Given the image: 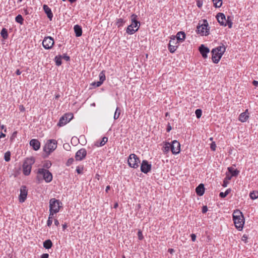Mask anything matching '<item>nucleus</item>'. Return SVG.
I'll list each match as a JSON object with an SVG mask.
<instances>
[{
    "label": "nucleus",
    "instance_id": "f257e3e1",
    "mask_svg": "<svg viewBox=\"0 0 258 258\" xmlns=\"http://www.w3.org/2000/svg\"><path fill=\"white\" fill-rule=\"evenodd\" d=\"M233 220L235 227L239 230H242L244 224V218L242 213L239 210H236L233 213Z\"/></svg>",
    "mask_w": 258,
    "mask_h": 258
},
{
    "label": "nucleus",
    "instance_id": "f03ea898",
    "mask_svg": "<svg viewBox=\"0 0 258 258\" xmlns=\"http://www.w3.org/2000/svg\"><path fill=\"white\" fill-rule=\"evenodd\" d=\"M226 50V47L224 45L219 46L212 49L211 52L212 53V59L213 62L217 63L222 56Z\"/></svg>",
    "mask_w": 258,
    "mask_h": 258
},
{
    "label": "nucleus",
    "instance_id": "7ed1b4c3",
    "mask_svg": "<svg viewBox=\"0 0 258 258\" xmlns=\"http://www.w3.org/2000/svg\"><path fill=\"white\" fill-rule=\"evenodd\" d=\"M35 161L33 158H27L23 164V172L24 175H28L30 174L32 165L34 163Z\"/></svg>",
    "mask_w": 258,
    "mask_h": 258
},
{
    "label": "nucleus",
    "instance_id": "20e7f679",
    "mask_svg": "<svg viewBox=\"0 0 258 258\" xmlns=\"http://www.w3.org/2000/svg\"><path fill=\"white\" fill-rule=\"evenodd\" d=\"M61 203L59 200H56L54 198L51 199L49 201V212H50V215H52V213H58L59 211Z\"/></svg>",
    "mask_w": 258,
    "mask_h": 258
},
{
    "label": "nucleus",
    "instance_id": "39448f33",
    "mask_svg": "<svg viewBox=\"0 0 258 258\" xmlns=\"http://www.w3.org/2000/svg\"><path fill=\"white\" fill-rule=\"evenodd\" d=\"M136 17L132 20V23L127 28L126 32L129 34H133L139 28L140 22L135 19Z\"/></svg>",
    "mask_w": 258,
    "mask_h": 258
},
{
    "label": "nucleus",
    "instance_id": "423d86ee",
    "mask_svg": "<svg viewBox=\"0 0 258 258\" xmlns=\"http://www.w3.org/2000/svg\"><path fill=\"white\" fill-rule=\"evenodd\" d=\"M197 31L198 33L200 34L202 36H207L209 35V27L207 20H204L203 23L201 25L198 26L197 27Z\"/></svg>",
    "mask_w": 258,
    "mask_h": 258
},
{
    "label": "nucleus",
    "instance_id": "0eeeda50",
    "mask_svg": "<svg viewBox=\"0 0 258 258\" xmlns=\"http://www.w3.org/2000/svg\"><path fill=\"white\" fill-rule=\"evenodd\" d=\"M37 174L42 175L46 182H50L52 179V175L50 172L44 168H39Z\"/></svg>",
    "mask_w": 258,
    "mask_h": 258
},
{
    "label": "nucleus",
    "instance_id": "6e6552de",
    "mask_svg": "<svg viewBox=\"0 0 258 258\" xmlns=\"http://www.w3.org/2000/svg\"><path fill=\"white\" fill-rule=\"evenodd\" d=\"M127 162L131 167L137 168L139 167L140 160L136 154H131L128 157Z\"/></svg>",
    "mask_w": 258,
    "mask_h": 258
},
{
    "label": "nucleus",
    "instance_id": "1a4fd4ad",
    "mask_svg": "<svg viewBox=\"0 0 258 258\" xmlns=\"http://www.w3.org/2000/svg\"><path fill=\"white\" fill-rule=\"evenodd\" d=\"M57 147V142L55 140H49L44 147L43 150L46 153H50Z\"/></svg>",
    "mask_w": 258,
    "mask_h": 258
},
{
    "label": "nucleus",
    "instance_id": "9d476101",
    "mask_svg": "<svg viewBox=\"0 0 258 258\" xmlns=\"http://www.w3.org/2000/svg\"><path fill=\"white\" fill-rule=\"evenodd\" d=\"M74 115L73 113H66L64 114L59 120L57 123V125L59 126H62L66 124L73 118Z\"/></svg>",
    "mask_w": 258,
    "mask_h": 258
},
{
    "label": "nucleus",
    "instance_id": "9b49d317",
    "mask_svg": "<svg viewBox=\"0 0 258 258\" xmlns=\"http://www.w3.org/2000/svg\"><path fill=\"white\" fill-rule=\"evenodd\" d=\"M54 40L53 38L50 36H47L44 37L43 42L42 45L46 49L51 48L54 45Z\"/></svg>",
    "mask_w": 258,
    "mask_h": 258
},
{
    "label": "nucleus",
    "instance_id": "f8f14e48",
    "mask_svg": "<svg viewBox=\"0 0 258 258\" xmlns=\"http://www.w3.org/2000/svg\"><path fill=\"white\" fill-rule=\"evenodd\" d=\"M170 149L173 154H177L180 151V144L176 140L172 141V144H170Z\"/></svg>",
    "mask_w": 258,
    "mask_h": 258
},
{
    "label": "nucleus",
    "instance_id": "ddd939ff",
    "mask_svg": "<svg viewBox=\"0 0 258 258\" xmlns=\"http://www.w3.org/2000/svg\"><path fill=\"white\" fill-rule=\"evenodd\" d=\"M230 17H216V19L221 25L226 26L228 25L229 28H231L232 25L231 20H229Z\"/></svg>",
    "mask_w": 258,
    "mask_h": 258
},
{
    "label": "nucleus",
    "instance_id": "4468645a",
    "mask_svg": "<svg viewBox=\"0 0 258 258\" xmlns=\"http://www.w3.org/2000/svg\"><path fill=\"white\" fill-rule=\"evenodd\" d=\"M151 169V164L149 163L147 160H143L141 163V171L144 173H147Z\"/></svg>",
    "mask_w": 258,
    "mask_h": 258
},
{
    "label": "nucleus",
    "instance_id": "2eb2a0df",
    "mask_svg": "<svg viewBox=\"0 0 258 258\" xmlns=\"http://www.w3.org/2000/svg\"><path fill=\"white\" fill-rule=\"evenodd\" d=\"M87 155L86 149L82 148L78 150L76 153L75 158L76 160L81 161L85 158Z\"/></svg>",
    "mask_w": 258,
    "mask_h": 258
},
{
    "label": "nucleus",
    "instance_id": "dca6fc26",
    "mask_svg": "<svg viewBox=\"0 0 258 258\" xmlns=\"http://www.w3.org/2000/svg\"><path fill=\"white\" fill-rule=\"evenodd\" d=\"M27 196V190L25 186H22L20 188V194L19 195V202L23 203L26 199Z\"/></svg>",
    "mask_w": 258,
    "mask_h": 258
},
{
    "label": "nucleus",
    "instance_id": "f3484780",
    "mask_svg": "<svg viewBox=\"0 0 258 258\" xmlns=\"http://www.w3.org/2000/svg\"><path fill=\"white\" fill-rule=\"evenodd\" d=\"M177 43V41L175 39V38H171V39L169 41L168 44V49L171 53L174 52L176 50L177 47V45H176Z\"/></svg>",
    "mask_w": 258,
    "mask_h": 258
},
{
    "label": "nucleus",
    "instance_id": "a211bd4d",
    "mask_svg": "<svg viewBox=\"0 0 258 258\" xmlns=\"http://www.w3.org/2000/svg\"><path fill=\"white\" fill-rule=\"evenodd\" d=\"M199 51L202 54V56L206 58L207 57V54L209 52L210 50L206 47L204 44H202L199 47Z\"/></svg>",
    "mask_w": 258,
    "mask_h": 258
},
{
    "label": "nucleus",
    "instance_id": "6ab92c4d",
    "mask_svg": "<svg viewBox=\"0 0 258 258\" xmlns=\"http://www.w3.org/2000/svg\"><path fill=\"white\" fill-rule=\"evenodd\" d=\"M30 145L35 151L38 150L40 147V142L36 139H32L30 142Z\"/></svg>",
    "mask_w": 258,
    "mask_h": 258
},
{
    "label": "nucleus",
    "instance_id": "aec40b11",
    "mask_svg": "<svg viewBox=\"0 0 258 258\" xmlns=\"http://www.w3.org/2000/svg\"><path fill=\"white\" fill-rule=\"evenodd\" d=\"M249 113L248 110L246 109L245 112L241 113L239 116V120L242 122H245L249 118Z\"/></svg>",
    "mask_w": 258,
    "mask_h": 258
},
{
    "label": "nucleus",
    "instance_id": "412c9836",
    "mask_svg": "<svg viewBox=\"0 0 258 258\" xmlns=\"http://www.w3.org/2000/svg\"><path fill=\"white\" fill-rule=\"evenodd\" d=\"M174 38L177 42H183L185 38V33L183 31L178 32Z\"/></svg>",
    "mask_w": 258,
    "mask_h": 258
},
{
    "label": "nucleus",
    "instance_id": "4be33fe9",
    "mask_svg": "<svg viewBox=\"0 0 258 258\" xmlns=\"http://www.w3.org/2000/svg\"><path fill=\"white\" fill-rule=\"evenodd\" d=\"M196 191L199 196H202L205 192L204 185L202 183L199 184L196 188Z\"/></svg>",
    "mask_w": 258,
    "mask_h": 258
},
{
    "label": "nucleus",
    "instance_id": "5701e85b",
    "mask_svg": "<svg viewBox=\"0 0 258 258\" xmlns=\"http://www.w3.org/2000/svg\"><path fill=\"white\" fill-rule=\"evenodd\" d=\"M74 31L77 37H80L82 34V29L81 26L76 25L74 28Z\"/></svg>",
    "mask_w": 258,
    "mask_h": 258
},
{
    "label": "nucleus",
    "instance_id": "b1692460",
    "mask_svg": "<svg viewBox=\"0 0 258 258\" xmlns=\"http://www.w3.org/2000/svg\"><path fill=\"white\" fill-rule=\"evenodd\" d=\"M228 170L229 173L234 177H236L239 173V171L237 169H234L232 167H229L228 168Z\"/></svg>",
    "mask_w": 258,
    "mask_h": 258
},
{
    "label": "nucleus",
    "instance_id": "393cba45",
    "mask_svg": "<svg viewBox=\"0 0 258 258\" xmlns=\"http://www.w3.org/2000/svg\"><path fill=\"white\" fill-rule=\"evenodd\" d=\"M107 141H108V138L107 137H104L102 139L101 141H96L95 143V146H96V147H102V146H104Z\"/></svg>",
    "mask_w": 258,
    "mask_h": 258
},
{
    "label": "nucleus",
    "instance_id": "a878e982",
    "mask_svg": "<svg viewBox=\"0 0 258 258\" xmlns=\"http://www.w3.org/2000/svg\"><path fill=\"white\" fill-rule=\"evenodd\" d=\"M43 8L47 16H52L51 10L48 6L44 5Z\"/></svg>",
    "mask_w": 258,
    "mask_h": 258
},
{
    "label": "nucleus",
    "instance_id": "bb28decb",
    "mask_svg": "<svg viewBox=\"0 0 258 258\" xmlns=\"http://www.w3.org/2000/svg\"><path fill=\"white\" fill-rule=\"evenodd\" d=\"M52 246V243L50 239H47L43 242V246L46 249H49Z\"/></svg>",
    "mask_w": 258,
    "mask_h": 258
},
{
    "label": "nucleus",
    "instance_id": "cd10ccee",
    "mask_svg": "<svg viewBox=\"0 0 258 258\" xmlns=\"http://www.w3.org/2000/svg\"><path fill=\"white\" fill-rule=\"evenodd\" d=\"M1 34L2 37L4 39H7L8 37V33L7 29L6 28H3L1 31Z\"/></svg>",
    "mask_w": 258,
    "mask_h": 258
},
{
    "label": "nucleus",
    "instance_id": "c85d7f7f",
    "mask_svg": "<svg viewBox=\"0 0 258 258\" xmlns=\"http://www.w3.org/2000/svg\"><path fill=\"white\" fill-rule=\"evenodd\" d=\"M170 149V143L166 142L163 147L162 151H163V152L167 153L169 152Z\"/></svg>",
    "mask_w": 258,
    "mask_h": 258
},
{
    "label": "nucleus",
    "instance_id": "c756f323",
    "mask_svg": "<svg viewBox=\"0 0 258 258\" xmlns=\"http://www.w3.org/2000/svg\"><path fill=\"white\" fill-rule=\"evenodd\" d=\"M250 198L252 200L258 198V191H252L249 194Z\"/></svg>",
    "mask_w": 258,
    "mask_h": 258
},
{
    "label": "nucleus",
    "instance_id": "7c9ffc66",
    "mask_svg": "<svg viewBox=\"0 0 258 258\" xmlns=\"http://www.w3.org/2000/svg\"><path fill=\"white\" fill-rule=\"evenodd\" d=\"M99 81L101 82L102 83L104 82V81L106 79V77L105 75V72L104 71H102L99 75Z\"/></svg>",
    "mask_w": 258,
    "mask_h": 258
},
{
    "label": "nucleus",
    "instance_id": "2f4dec72",
    "mask_svg": "<svg viewBox=\"0 0 258 258\" xmlns=\"http://www.w3.org/2000/svg\"><path fill=\"white\" fill-rule=\"evenodd\" d=\"M231 191V189H227L224 192H221L219 194V196L222 198H225Z\"/></svg>",
    "mask_w": 258,
    "mask_h": 258
},
{
    "label": "nucleus",
    "instance_id": "473e14b6",
    "mask_svg": "<svg viewBox=\"0 0 258 258\" xmlns=\"http://www.w3.org/2000/svg\"><path fill=\"white\" fill-rule=\"evenodd\" d=\"M120 112H121L120 109L118 107H117L115 110V112L114 113V117H113V118L115 120L118 118V117L120 115Z\"/></svg>",
    "mask_w": 258,
    "mask_h": 258
},
{
    "label": "nucleus",
    "instance_id": "72a5a7b5",
    "mask_svg": "<svg viewBox=\"0 0 258 258\" xmlns=\"http://www.w3.org/2000/svg\"><path fill=\"white\" fill-rule=\"evenodd\" d=\"M213 2L216 8H220L222 4V0H213Z\"/></svg>",
    "mask_w": 258,
    "mask_h": 258
},
{
    "label": "nucleus",
    "instance_id": "f704fd0d",
    "mask_svg": "<svg viewBox=\"0 0 258 258\" xmlns=\"http://www.w3.org/2000/svg\"><path fill=\"white\" fill-rule=\"evenodd\" d=\"M11 153L9 151L7 152L5 154L4 158L6 161L8 162L10 160Z\"/></svg>",
    "mask_w": 258,
    "mask_h": 258
},
{
    "label": "nucleus",
    "instance_id": "c9c22d12",
    "mask_svg": "<svg viewBox=\"0 0 258 258\" xmlns=\"http://www.w3.org/2000/svg\"><path fill=\"white\" fill-rule=\"evenodd\" d=\"M55 64L57 66H59L61 64V59L60 57L56 56L55 57Z\"/></svg>",
    "mask_w": 258,
    "mask_h": 258
},
{
    "label": "nucleus",
    "instance_id": "e433bc0d",
    "mask_svg": "<svg viewBox=\"0 0 258 258\" xmlns=\"http://www.w3.org/2000/svg\"><path fill=\"white\" fill-rule=\"evenodd\" d=\"M51 163L49 161H47L43 164V167L46 169H48L51 167Z\"/></svg>",
    "mask_w": 258,
    "mask_h": 258
},
{
    "label": "nucleus",
    "instance_id": "4c0bfd02",
    "mask_svg": "<svg viewBox=\"0 0 258 258\" xmlns=\"http://www.w3.org/2000/svg\"><path fill=\"white\" fill-rule=\"evenodd\" d=\"M195 113L197 117L198 118H200L201 117L202 114V110L200 109H197L195 111Z\"/></svg>",
    "mask_w": 258,
    "mask_h": 258
},
{
    "label": "nucleus",
    "instance_id": "58836bf2",
    "mask_svg": "<svg viewBox=\"0 0 258 258\" xmlns=\"http://www.w3.org/2000/svg\"><path fill=\"white\" fill-rule=\"evenodd\" d=\"M15 20L17 23L23 24L24 19L23 17H15Z\"/></svg>",
    "mask_w": 258,
    "mask_h": 258
},
{
    "label": "nucleus",
    "instance_id": "ea45409f",
    "mask_svg": "<svg viewBox=\"0 0 258 258\" xmlns=\"http://www.w3.org/2000/svg\"><path fill=\"white\" fill-rule=\"evenodd\" d=\"M103 83H101V82L97 81L92 83L91 85L92 86H95V87H99Z\"/></svg>",
    "mask_w": 258,
    "mask_h": 258
},
{
    "label": "nucleus",
    "instance_id": "a19ab883",
    "mask_svg": "<svg viewBox=\"0 0 258 258\" xmlns=\"http://www.w3.org/2000/svg\"><path fill=\"white\" fill-rule=\"evenodd\" d=\"M123 23V20L122 19L120 18L117 19V21L116 22V25H117L118 27H119L121 26Z\"/></svg>",
    "mask_w": 258,
    "mask_h": 258
},
{
    "label": "nucleus",
    "instance_id": "79ce46f5",
    "mask_svg": "<svg viewBox=\"0 0 258 258\" xmlns=\"http://www.w3.org/2000/svg\"><path fill=\"white\" fill-rule=\"evenodd\" d=\"M52 223V217H48L47 221V225L48 226H50Z\"/></svg>",
    "mask_w": 258,
    "mask_h": 258
},
{
    "label": "nucleus",
    "instance_id": "37998d69",
    "mask_svg": "<svg viewBox=\"0 0 258 258\" xmlns=\"http://www.w3.org/2000/svg\"><path fill=\"white\" fill-rule=\"evenodd\" d=\"M138 236L139 240H142L144 238L142 231L140 230L138 232Z\"/></svg>",
    "mask_w": 258,
    "mask_h": 258
},
{
    "label": "nucleus",
    "instance_id": "c03bdc74",
    "mask_svg": "<svg viewBox=\"0 0 258 258\" xmlns=\"http://www.w3.org/2000/svg\"><path fill=\"white\" fill-rule=\"evenodd\" d=\"M210 148H211V150L213 151L216 150V145L215 142L212 143V144H211Z\"/></svg>",
    "mask_w": 258,
    "mask_h": 258
},
{
    "label": "nucleus",
    "instance_id": "a18cd8bd",
    "mask_svg": "<svg viewBox=\"0 0 258 258\" xmlns=\"http://www.w3.org/2000/svg\"><path fill=\"white\" fill-rule=\"evenodd\" d=\"M83 167H80L78 166L77 167L76 171L78 174H82L83 173Z\"/></svg>",
    "mask_w": 258,
    "mask_h": 258
},
{
    "label": "nucleus",
    "instance_id": "49530a36",
    "mask_svg": "<svg viewBox=\"0 0 258 258\" xmlns=\"http://www.w3.org/2000/svg\"><path fill=\"white\" fill-rule=\"evenodd\" d=\"M232 177H233L231 175H230L229 173H226V177L225 178V180H231Z\"/></svg>",
    "mask_w": 258,
    "mask_h": 258
},
{
    "label": "nucleus",
    "instance_id": "de8ad7c7",
    "mask_svg": "<svg viewBox=\"0 0 258 258\" xmlns=\"http://www.w3.org/2000/svg\"><path fill=\"white\" fill-rule=\"evenodd\" d=\"M197 5L199 8H201L203 6V1L201 0H198L197 1Z\"/></svg>",
    "mask_w": 258,
    "mask_h": 258
},
{
    "label": "nucleus",
    "instance_id": "09e8293b",
    "mask_svg": "<svg viewBox=\"0 0 258 258\" xmlns=\"http://www.w3.org/2000/svg\"><path fill=\"white\" fill-rule=\"evenodd\" d=\"M247 236L245 234H244L242 237V238H241V240L244 241L245 243H247Z\"/></svg>",
    "mask_w": 258,
    "mask_h": 258
},
{
    "label": "nucleus",
    "instance_id": "8fccbe9b",
    "mask_svg": "<svg viewBox=\"0 0 258 258\" xmlns=\"http://www.w3.org/2000/svg\"><path fill=\"white\" fill-rule=\"evenodd\" d=\"M207 211H208L207 207L206 206H203L202 208V212L203 213H205L207 212Z\"/></svg>",
    "mask_w": 258,
    "mask_h": 258
},
{
    "label": "nucleus",
    "instance_id": "3c124183",
    "mask_svg": "<svg viewBox=\"0 0 258 258\" xmlns=\"http://www.w3.org/2000/svg\"><path fill=\"white\" fill-rule=\"evenodd\" d=\"M190 236H191V240L192 241H195L196 239V234H191L190 235Z\"/></svg>",
    "mask_w": 258,
    "mask_h": 258
},
{
    "label": "nucleus",
    "instance_id": "603ef678",
    "mask_svg": "<svg viewBox=\"0 0 258 258\" xmlns=\"http://www.w3.org/2000/svg\"><path fill=\"white\" fill-rule=\"evenodd\" d=\"M49 254L48 253H43L41 255L40 258H48Z\"/></svg>",
    "mask_w": 258,
    "mask_h": 258
},
{
    "label": "nucleus",
    "instance_id": "864d4df0",
    "mask_svg": "<svg viewBox=\"0 0 258 258\" xmlns=\"http://www.w3.org/2000/svg\"><path fill=\"white\" fill-rule=\"evenodd\" d=\"M171 130H172V127H171V125H170V123H168L167 125V128H166L167 132H169Z\"/></svg>",
    "mask_w": 258,
    "mask_h": 258
},
{
    "label": "nucleus",
    "instance_id": "5fc2aeb1",
    "mask_svg": "<svg viewBox=\"0 0 258 258\" xmlns=\"http://www.w3.org/2000/svg\"><path fill=\"white\" fill-rule=\"evenodd\" d=\"M228 183V182L227 180L224 179V180L223 181V186L226 187L227 186Z\"/></svg>",
    "mask_w": 258,
    "mask_h": 258
},
{
    "label": "nucleus",
    "instance_id": "6e6d98bb",
    "mask_svg": "<svg viewBox=\"0 0 258 258\" xmlns=\"http://www.w3.org/2000/svg\"><path fill=\"white\" fill-rule=\"evenodd\" d=\"M217 17H224L225 16L224 14L222 13H218L216 15Z\"/></svg>",
    "mask_w": 258,
    "mask_h": 258
},
{
    "label": "nucleus",
    "instance_id": "4d7b16f0",
    "mask_svg": "<svg viewBox=\"0 0 258 258\" xmlns=\"http://www.w3.org/2000/svg\"><path fill=\"white\" fill-rule=\"evenodd\" d=\"M19 109L21 111H24L25 110V107L23 106V105H20L19 106Z\"/></svg>",
    "mask_w": 258,
    "mask_h": 258
},
{
    "label": "nucleus",
    "instance_id": "13d9d810",
    "mask_svg": "<svg viewBox=\"0 0 258 258\" xmlns=\"http://www.w3.org/2000/svg\"><path fill=\"white\" fill-rule=\"evenodd\" d=\"M168 251L170 253L172 254L175 251H174V249H173V248H169V249H168Z\"/></svg>",
    "mask_w": 258,
    "mask_h": 258
},
{
    "label": "nucleus",
    "instance_id": "bf43d9fd",
    "mask_svg": "<svg viewBox=\"0 0 258 258\" xmlns=\"http://www.w3.org/2000/svg\"><path fill=\"white\" fill-rule=\"evenodd\" d=\"M252 84L254 86L257 87L258 86V81L254 80L253 81Z\"/></svg>",
    "mask_w": 258,
    "mask_h": 258
},
{
    "label": "nucleus",
    "instance_id": "052dcab7",
    "mask_svg": "<svg viewBox=\"0 0 258 258\" xmlns=\"http://www.w3.org/2000/svg\"><path fill=\"white\" fill-rule=\"evenodd\" d=\"M54 224L58 226L59 224V221L57 219L54 220Z\"/></svg>",
    "mask_w": 258,
    "mask_h": 258
},
{
    "label": "nucleus",
    "instance_id": "680f3d73",
    "mask_svg": "<svg viewBox=\"0 0 258 258\" xmlns=\"http://www.w3.org/2000/svg\"><path fill=\"white\" fill-rule=\"evenodd\" d=\"M6 137V135L4 134L3 133L1 132L0 135V139L5 138Z\"/></svg>",
    "mask_w": 258,
    "mask_h": 258
},
{
    "label": "nucleus",
    "instance_id": "e2e57ef3",
    "mask_svg": "<svg viewBox=\"0 0 258 258\" xmlns=\"http://www.w3.org/2000/svg\"><path fill=\"white\" fill-rule=\"evenodd\" d=\"M1 127L2 129H4V132H7V129L5 127V126L4 125H1Z\"/></svg>",
    "mask_w": 258,
    "mask_h": 258
},
{
    "label": "nucleus",
    "instance_id": "0e129e2a",
    "mask_svg": "<svg viewBox=\"0 0 258 258\" xmlns=\"http://www.w3.org/2000/svg\"><path fill=\"white\" fill-rule=\"evenodd\" d=\"M110 189V186L109 185H107L105 189V191L107 192L108 190Z\"/></svg>",
    "mask_w": 258,
    "mask_h": 258
},
{
    "label": "nucleus",
    "instance_id": "69168bd1",
    "mask_svg": "<svg viewBox=\"0 0 258 258\" xmlns=\"http://www.w3.org/2000/svg\"><path fill=\"white\" fill-rule=\"evenodd\" d=\"M16 74L17 75H20L21 74V72L19 70H17V71H16Z\"/></svg>",
    "mask_w": 258,
    "mask_h": 258
},
{
    "label": "nucleus",
    "instance_id": "338daca9",
    "mask_svg": "<svg viewBox=\"0 0 258 258\" xmlns=\"http://www.w3.org/2000/svg\"><path fill=\"white\" fill-rule=\"evenodd\" d=\"M67 227V224H64L62 225V228L63 230H64Z\"/></svg>",
    "mask_w": 258,
    "mask_h": 258
},
{
    "label": "nucleus",
    "instance_id": "774afa93",
    "mask_svg": "<svg viewBox=\"0 0 258 258\" xmlns=\"http://www.w3.org/2000/svg\"><path fill=\"white\" fill-rule=\"evenodd\" d=\"M118 207V204L116 203L114 205V208H116Z\"/></svg>",
    "mask_w": 258,
    "mask_h": 258
}]
</instances>
